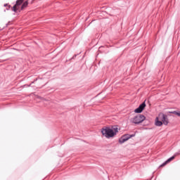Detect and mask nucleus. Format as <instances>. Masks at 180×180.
Here are the masks:
<instances>
[{
	"mask_svg": "<svg viewBox=\"0 0 180 180\" xmlns=\"http://www.w3.org/2000/svg\"><path fill=\"white\" fill-rule=\"evenodd\" d=\"M103 136H105L106 139H110L115 137L117 133H119V128L117 127H113L112 128L105 127L101 130Z\"/></svg>",
	"mask_w": 180,
	"mask_h": 180,
	"instance_id": "f257e3e1",
	"label": "nucleus"
},
{
	"mask_svg": "<svg viewBox=\"0 0 180 180\" xmlns=\"http://www.w3.org/2000/svg\"><path fill=\"white\" fill-rule=\"evenodd\" d=\"M169 121L167 115H164L163 113H160L155 120V125L156 126H162V124L167 126L168 124Z\"/></svg>",
	"mask_w": 180,
	"mask_h": 180,
	"instance_id": "f03ea898",
	"label": "nucleus"
},
{
	"mask_svg": "<svg viewBox=\"0 0 180 180\" xmlns=\"http://www.w3.org/2000/svg\"><path fill=\"white\" fill-rule=\"evenodd\" d=\"M146 120V117L143 115H137L134 118H132L131 122L135 124H140V123H143Z\"/></svg>",
	"mask_w": 180,
	"mask_h": 180,
	"instance_id": "7ed1b4c3",
	"label": "nucleus"
},
{
	"mask_svg": "<svg viewBox=\"0 0 180 180\" xmlns=\"http://www.w3.org/2000/svg\"><path fill=\"white\" fill-rule=\"evenodd\" d=\"M22 4H23V0H17L15 5H14L13 7V12H16L17 11L20 12V11H22L20 8V6Z\"/></svg>",
	"mask_w": 180,
	"mask_h": 180,
	"instance_id": "20e7f679",
	"label": "nucleus"
},
{
	"mask_svg": "<svg viewBox=\"0 0 180 180\" xmlns=\"http://www.w3.org/2000/svg\"><path fill=\"white\" fill-rule=\"evenodd\" d=\"M134 136V135L125 134L119 139V142L120 143V144H123V143H125V141H127V140L131 139V137Z\"/></svg>",
	"mask_w": 180,
	"mask_h": 180,
	"instance_id": "39448f33",
	"label": "nucleus"
},
{
	"mask_svg": "<svg viewBox=\"0 0 180 180\" xmlns=\"http://www.w3.org/2000/svg\"><path fill=\"white\" fill-rule=\"evenodd\" d=\"M144 108H146L145 102L141 104L139 107L134 110L135 113H141L143 110H144Z\"/></svg>",
	"mask_w": 180,
	"mask_h": 180,
	"instance_id": "423d86ee",
	"label": "nucleus"
},
{
	"mask_svg": "<svg viewBox=\"0 0 180 180\" xmlns=\"http://www.w3.org/2000/svg\"><path fill=\"white\" fill-rule=\"evenodd\" d=\"M34 1V0H27L25 2H24L21 6V11H23V9H25V8H27V5H29V2L30 4H33Z\"/></svg>",
	"mask_w": 180,
	"mask_h": 180,
	"instance_id": "0eeeda50",
	"label": "nucleus"
},
{
	"mask_svg": "<svg viewBox=\"0 0 180 180\" xmlns=\"http://www.w3.org/2000/svg\"><path fill=\"white\" fill-rule=\"evenodd\" d=\"M174 159H175V156H172V158H169L166 162H165L163 164H162L160 167H165L167 164H168L169 162H171V161H172Z\"/></svg>",
	"mask_w": 180,
	"mask_h": 180,
	"instance_id": "6e6552de",
	"label": "nucleus"
},
{
	"mask_svg": "<svg viewBox=\"0 0 180 180\" xmlns=\"http://www.w3.org/2000/svg\"><path fill=\"white\" fill-rule=\"evenodd\" d=\"M169 113H172L173 115H176V116H179V117H180V111H173L170 112Z\"/></svg>",
	"mask_w": 180,
	"mask_h": 180,
	"instance_id": "1a4fd4ad",
	"label": "nucleus"
}]
</instances>
